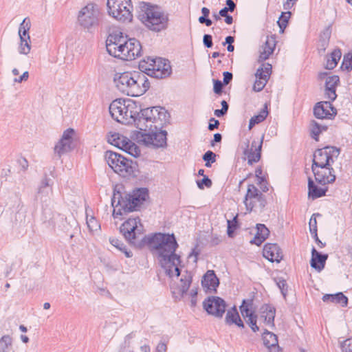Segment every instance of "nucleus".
I'll use <instances>...</instances> for the list:
<instances>
[{
    "mask_svg": "<svg viewBox=\"0 0 352 352\" xmlns=\"http://www.w3.org/2000/svg\"><path fill=\"white\" fill-rule=\"evenodd\" d=\"M142 231L139 217L129 218L120 227V233L129 244L138 248L147 245L163 269L175 265V261L181 263L180 256L175 253L179 245L174 234L156 232L140 239Z\"/></svg>",
    "mask_w": 352,
    "mask_h": 352,
    "instance_id": "nucleus-1",
    "label": "nucleus"
},
{
    "mask_svg": "<svg viewBox=\"0 0 352 352\" xmlns=\"http://www.w3.org/2000/svg\"><path fill=\"white\" fill-rule=\"evenodd\" d=\"M122 186H116L113 188L111 206L113 208L114 218L139 210L144 201L148 198V190L146 188H138L124 195L122 193Z\"/></svg>",
    "mask_w": 352,
    "mask_h": 352,
    "instance_id": "nucleus-2",
    "label": "nucleus"
},
{
    "mask_svg": "<svg viewBox=\"0 0 352 352\" xmlns=\"http://www.w3.org/2000/svg\"><path fill=\"white\" fill-rule=\"evenodd\" d=\"M113 81L120 92L131 97L143 95L150 87L148 78L140 72L116 73Z\"/></svg>",
    "mask_w": 352,
    "mask_h": 352,
    "instance_id": "nucleus-3",
    "label": "nucleus"
},
{
    "mask_svg": "<svg viewBox=\"0 0 352 352\" xmlns=\"http://www.w3.org/2000/svg\"><path fill=\"white\" fill-rule=\"evenodd\" d=\"M106 43L108 53L115 58L132 60L141 55L142 45L134 38L126 41L122 35L109 34Z\"/></svg>",
    "mask_w": 352,
    "mask_h": 352,
    "instance_id": "nucleus-4",
    "label": "nucleus"
},
{
    "mask_svg": "<svg viewBox=\"0 0 352 352\" xmlns=\"http://www.w3.org/2000/svg\"><path fill=\"white\" fill-rule=\"evenodd\" d=\"M138 18L149 30L155 32H160L168 26V14L161 8L151 3H139Z\"/></svg>",
    "mask_w": 352,
    "mask_h": 352,
    "instance_id": "nucleus-5",
    "label": "nucleus"
},
{
    "mask_svg": "<svg viewBox=\"0 0 352 352\" xmlns=\"http://www.w3.org/2000/svg\"><path fill=\"white\" fill-rule=\"evenodd\" d=\"M104 14L96 3L90 2L80 8L77 14V24L84 31L93 33L103 24Z\"/></svg>",
    "mask_w": 352,
    "mask_h": 352,
    "instance_id": "nucleus-6",
    "label": "nucleus"
},
{
    "mask_svg": "<svg viewBox=\"0 0 352 352\" xmlns=\"http://www.w3.org/2000/svg\"><path fill=\"white\" fill-rule=\"evenodd\" d=\"M104 159L109 167L123 177L133 175L136 168V164L133 163L131 160L126 159L120 154L111 151L105 152Z\"/></svg>",
    "mask_w": 352,
    "mask_h": 352,
    "instance_id": "nucleus-7",
    "label": "nucleus"
},
{
    "mask_svg": "<svg viewBox=\"0 0 352 352\" xmlns=\"http://www.w3.org/2000/svg\"><path fill=\"white\" fill-rule=\"evenodd\" d=\"M157 124H154L147 131H138L136 139L146 146H152L153 148H164L167 145V132L162 130Z\"/></svg>",
    "mask_w": 352,
    "mask_h": 352,
    "instance_id": "nucleus-8",
    "label": "nucleus"
},
{
    "mask_svg": "<svg viewBox=\"0 0 352 352\" xmlns=\"http://www.w3.org/2000/svg\"><path fill=\"white\" fill-rule=\"evenodd\" d=\"M135 107V102H129L126 104L125 101L121 99L113 100L109 105V113L111 117L118 122L126 124L130 122V119L134 120L136 115L133 109Z\"/></svg>",
    "mask_w": 352,
    "mask_h": 352,
    "instance_id": "nucleus-9",
    "label": "nucleus"
},
{
    "mask_svg": "<svg viewBox=\"0 0 352 352\" xmlns=\"http://www.w3.org/2000/svg\"><path fill=\"white\" fill-rule=\"evenodd\" d=\"M107 11L110 16L118 21H131L133 5L131 0H107Z\"/></svg>",
    "mask_w": 352,
    "mask_h": 352,
    "instance_id": "nucleus-10",
    "label": "nucleus"
},
{
    "mask_svg": "<svg viewBox=\"0 0 352 352\" xmlns=\"http://www.w3.org/2000/svg\"><path fill=\"white\" fill-rule=\"evenodd\" d=\"M340 153V148L336 146H327L322 148H318L314 154L312 171H314V168H328V166H332L334 158H337Z\"/></svg>",
    "mask_w": 352,
    "mask_h": 352,
    "instance_id": "nucleus-11",
    "label": "nucleus"
},
{
    "mask_svg": "<svg viewBox=\"0 0 352 352\" xmlns=\"http://www.w3.org/2000/svg\"><path fill=\"white\" fill-rule=\"evenodd\" d=\"M157 107L151 108L139 109L135 110L133 122L138 131H147L148 129L153 128L156 124V113Z\"/></svg>",
    "mask_w": 352,
    "mask_h": 352,
    "instance_id": "nucleus-12",
    "label": "nucleus"
},
{
    "mask_svg": "<svg viewBox=\"0 0 352 352\" xmlns=\"http://www.w3.org/2000/svg\"><path fill=\"white\" fill-rule=\"evenodd\" d=\"M243 203L246 210L251 212L254 207L257 206L261 210H263L267 205V200L265 195L254 184H249Z\"/></svg>",
    "mask_w": 352,
    "mask_h": 352,
    "instance_id": "nucleus-13",
    "label": "nucleus"
},
{
    "mask_svg": "<svg viewBox=\"0 0 352 352\" xmlns=\"http://www.w3.org/2000/svg\"><path fill=\"white\" fill-rule=\"evenodd\" d=\"M203 307L208 314L221 318L226 311V301L219 296H210L203 302Z\"/></svg>",
    "mask_w": 352,
    "mask_h": 352,
    "instance_id": "nucleus-14",
    "label": "nucleus"
},
{
    "mask_svg": "<svg viewBox=\"0 0 352 352\" xmlns=\"http://www.w3.org/2000/svg\"><path fill=\"white\" fill-rule=\"evenodd\" d=\"M151 62L153 63V67H151V72H149L150 76L155 78H164L171 74V67L167 59L155 58L154 60Z\"/></svg>",
    "mask_w": 352,
    "mask_h": 352,
    "instance_id": "nucleus-15",
    "label": "nucleus"
},
{
    "mask_svg": "<svg viewBox=\"0 0 352 352\" xmlns=\"http://www.w3.org/2000/svg\"><path fill=\"white\" fill-rule=\"evenodd\" d=\"M74 133V130L73 129L69 128L65 130L60 140L56 143L54 146V153L58 156V158L60 159V157L71 151L72 149V136Z\"/></svg>",
    "mask_w": 352,
    "mask_h": 352,
    "instance_id": "nucleus-16",
    "label": "nucleus"
},
{
    "mask_svg": "<svg viewBox=\"0 0 352 352\" xmlns=\"http://www.w3.org/2000/svg\"><path fill=\"white\" fill-rule=\"evenodd\" d=\"M330 101L317 102L314 107V115L318 119H333L337 114V109Z\"/></svg>",
    "mask_w": 352,
    "mask_h": 352,
    "instance_id": "nucleus-17",
    "label": "nucleus"
},
{
    "mask_svg": "<svg viewBox=\"0 0 352 352\" xmlns=\"http://www.w3.org/2000/svg\"><path fill=\"white\" fill-rule=\"evenodd\" d=\"M264 136L263 135L259 141L253 140L251 148H249V141H247L246 148L243 151V155L248 158V164L252 165L258 162L261 156V148Z\"/></svg>",
    "mask_w": 352,
    "mask_h": 352,
    "instance_id": "nucleus-18",
    "label": "nucleus"
},
{
    "mask_svg": "<svg viewBox=\"0 0 352 352\" xmlns=\"http://www.w3.org/2000/svg\"><path fill=\"white\" fill-rule=\"evenodd\" d=\"M312 172L316 181L320 185L333 183L336 178L331 166H328V168H314V171Z\"/></svg>",
    "mask_w": 352,
    "mask_h": 352,
    "instance_id": "nucleus-19",
    "label": "nucleus"
},
{
    "mask_svg": "<svg viewBox=\"0 0 352 352\" xmlns=\"http://www.w3.org/2000/svg\"><path fill=\"white\" fill-rule=\"evenodd\" d=\"M51 204H45L42 205V221L46 227L54 229L56 225L58 219H63L60 214L55 212L50 207Z\"/></svg>",
    "mask_w": 352,
    "mask_h": 352,
    "instance_id": "nucleus-20",
    "label": "nucleus"
},
{
    "mask_svg": "<svg viewBox=\"0 0 352 352\" xmlns=\"http://www.w3.org/2000/svg\"><path fill=\"white\" fill-rule=\"evenodd\" d=\"M51 179L47 176L42 179L41 184L38 188L36 200H40L43 204H52L51 195H52V188L50 184Z\"/></svg>",
    "mask_w": 352,
    "mask_h": 352,
    "instance_id": "nucleus-21",
    "label": "nucleus"
},
{
    "mask_svg": "<svg viewBox=\"0 0 352 352\" xmlns=\"http://www.w3.org/2000/svg\"><path fill=\"white\" fill-rule=\"evenodd\" d=\"M263 256L270 262L280 263L283 252L277 243H266L263 250Z\"/></svg>",
    "mask_w": 352,
    "mask_h": 352,
    "instance_id": "nucleus-22",
    "label": "nucleus"
},
{
    "mask_svg": "<svg viewBox=\"0 0 352 352\" xmlns=\"http://www.w3.org/2000/svg\"><path fill=\"white\" fill-rule=\"evenodd\" d=\"M340 83V78L337 75H333L327 78L325 81L324 94L331 102L337 98L336 87Z\"/></svg>",
    "mask_w": 352,
    "mask_h": 352,
    "instance_id": "nucleus-23",
    "label": "nucleus"
},
{
    "mask_svg": "<svg viewBox=\"0 0 352 352\" xmlns=\"http://www.w3.org/2000/svg\"><path fill=\"white\" fill-rule=\"evenodd\" d=\"M276 36L271 35L267 36L266 41L261 47L258 61L263 62L269 58L270 56L274 52L276 47Z\"/></svg>",
    "mask_w": 352,
    "mask_h": 352,
    "instance_id": "nucleus-24",
    "label": "nucleus"
},
{
    "mask_svg": "<svg viewBox=\"0 0 352 352\" xmlns=\"http://www.w3.org/2000/svg\"><path fill=\"white\" fill-rule=\"evenodd\" d=\"M219 285V280L214 270H208L201 280V285L206 291L217 292V287Z\"/></svg>",
    "mask_w": 352,
    "mask_h": 352,
    "instance_id": "nucleus-25",
    "label": "nucleus"
},
{
    "mask_svg": "<svg viewBox=\"0 0 352 352\" xmlns=\"http://www.w3.org/2000/svg\"><path fill=\"white\" fill-rule=\"evenodd\" d=\"M328 258V254H322L318 252L314 247L311 250V258L310 265L312 268L318 272L322 271L325 266L326 261Z\"/></svg>",
    "mask_w": 352,
    "mask_h": 352,
    "instance_id": "nucleus-26",
    "label": "nucleus"
},
{
    "mask_svg": "<svg viewBox=\"0 0 352 352\" xmlns=\"http://www.w3.org/2000/svg\"><path fill=\"white\" fill-rule=\"evenodd\" d=\"M264 345L269 349L270 352H280V348L278 345V337L272 332L265 329L263 335Z\"/></svg>",
    "mask_w": 352,
    "mask_h": 352,
    "instance_id": "nucleus-27",
    "label": "nucleus"
},
{
    "mask_svg": "<svg viewBox=\"0 0 352 352\" xmlns=\"http://www.w3.org/2000/svg\"><path fill=\"white\" fill-rule=\"evenodd\" d=\"M192 276L191 272L188 271H185L184 273L182 275L180 278V283L178 285L177 287V291H174V294H179L180 297H183L185 294H186L187 292L189 289L190 284L192 283Z\"/></svg>",
    "mask_w": 352,
    "mask_h": 352,
    "instance_id": "nucleus-28",
    "label": "nucleus"
},
{
    "mask_svg": "<svg viewBox=\"0 0 352 352\" xmlns=\"http://www.w3.org/2000/svg\"><path fill=\"white\" fill-rule=\"evenodd\" d=\"M261 317L264 318V322L271 327H274V318L276 315L275 307L270 304H264L261 307Z\"/></svg>",
    "mask_w": 352,
    "mask_h": 352,
    "instance_id": "nucleus-29",
    "label": "nucleus"
},
{
    "mask_svg": "<svg viewBox=\"0 0 352 352\" xmlns=\"http://www.w3.org/2000/svg\"><path fill=\"white\" fill-rule=\"evenodd\" d=\"M308 196L309 198L314 199L322 197L326 195L328 188H321L318 186L311 178H308Z\"/></svg>",
    "mask_w": 352,
    "mask_h": 352,
    "instance_id": "nucleus-30",
    "label": "nucleus"
},
{
    "mask_svg": "<svg viewBox=\"0 0 352 352\" xmlns=\"http://www.w3.org/2000/svg\"><path fill=\"white\" fill-rule=\"evenodd\" d=\"M331 35V28L330 25L325 28L320 34L318 43V51L320 55L324 53L326 49L329 46Z\"/></svg>",
    "mask_w": 352,
    "mask_h": 352,
    "instance_id": "nucleus-31",
    "label": "nucleus"
},
{
    "mask_svg": "<svg viewBox=\"0 0 352 352\" xmlns=\"http://www.w3.org/2000/svg\"><path fill=\"white\" fill-rule=\"evenodd\" d=\"M256 233L254 237L250 241V243L260 245L268 237L270 230L264 224H256Z\"/></svg>",
    "mask_w": 352,
    "mask_h": 352,
    "instance_id": "nucleus-32",
    "label": "nucleus"
},
{
    "mask_svg": "<svg viewBox=\"0 0 352 352\" xmlns=\"http://www.w3.org/2000/svg\"><path fill=\"white\" fill-rule=\"evenodd\" d=\"M226 324L230 325L234 324L237 327L240 328H244L245 325L243 322L240 318L239 312L235 306L232 307L231 309H229L226 316Z\"/></svg>",
    "mask_w": 352,
    "mask_h": 352,
    "instance_id": "nucleus-33",
    "label": "nucleus"
},
{
    "mask_svg": "<svg viewBox=\"0 0 352 352\" xmlns=\"http://www.w3.org/2000/svg\"><path fill=\"white\" fill-rule=\"evenodd\" d=\"M324 302H331L339 303L342 307H346L348 305V298L342 292H338L335 294H325L322 296Z\"/></svg>",
    "mask_w": 352,
    "mask_h": 352,
    "instance_id": "nucleus-34",
    "label": "nucleus"
},
{
    "mask_svg": "<svg viewBox=\"0 0 352 352\" xmlns=\"http://www.w3.org/2000/svg\"><path fill=\"white\" fill-rule=\"evenodd\" d=\"M128 139L129 138H127L126 137L120 135L118 133H113L107 138L109 143L118 147L121 150L124 146H126V144H127Z\"/></svg>",
    "mask_w": 352,
    "mask_h": 352,
    "instance_id": "nucleus-35",
    "label": "nucleus"
},
{
    "mask_svg": "<svg viewBox=\"0 0 352 352\" xmlns=\"http://www.w3.org/2000/svg\"><path fill=\"white\" fill-rule=\"evenodd\" d=\"M267 115V105L265 103L264 104L263 108L260 111V112L257 115H255L250 118L248 124L249 130L252 129L256 124H258L263 122L266 119Z\"/></svg>",
    "mask_w": 352,
    "mask_h": 352,
    "instance_id": "nucleus-36",
    "label": "nucleus"
},
{
    "mask_svg": "<svg viewBox=\"0 0 352 352\" xmlns=\"http://www.w3.org/2000/svg\"><path fill=\"white\" fill-rule=\"evenodd\" d=\"M272 71V65L270 63L262 64L255 74L256 79L267 82Z\"/></svg>",
    "mask_w": 352,
    "mask_h": 352,
    "instance_id": "nucleus-37",
    "label": "nucleus"
},
{
    "mask_svg": "<svg viewBox=\"0 0 352 352\" xmlns=\"http://www.w3.org/2000/svg\"><path fill=\"white\" fill-rule=\"evenodd\" d=\"M341 56L342 52L340 49L334 50L329 56H327L326 68L327 69H334L336 67L338 60L340 59Z\"/></svg>",
    "mask_w": 352,
    "mask_h": 352,
    "instance_id": "nucleus-38",
    "label": "nucleus"
},
{
    "mask_svg": "<svg viewBox=\"0 0 352 352\" xmlns=\"http://www.w3.org/2000/svg\"><path fill=\"white\" fill-rule=\"evenodd\" d=\"M31 27V23L29 18H25L23 21L20 23L19 28V36L20 39H30L29 35V30Z\"/></svg>",
    "mask_w": 352,
    "mask_h": 352,
    "instance_id": "nucleus-39",
    "label": "nucleus"
},
{
    "mask_svg": "<svg viewBox=\"0 0 352 352\" xmlns=\"http://www.w3.org/2000/svg\"><path fill=\"white\" fill-rule=\"evenodd\" d=\"M327 126L320 125L315 120H311L310 123V135L316 141L319 140V135L323 131H327Z\"/></svg>",
    "mask_w": 352,
    "mask_h": 352,
    "instance_id": "nucleus-40",
    "label": "nucleus"
},
{
    "mask_svg": "<svg viewBox=\"0 0 352 352\" xmlns=\"http://www.w3.org/2000/svg\"><path fill=\"white\" fill-rule=\"evenodd\" d=\"M156 124L160 121V123L157 125L159 127H162L163 123H166L168 122L170 118L169 113L165 109V108L162 107H157V111H156Z\"/></svg>",
    "mask_w": 352,
    "mask_h": 352,
    "instance_id": "nucleus-41",
    "label": "nucleus"
},
{
    "mask_svg": "<svg viewBox=\"0 0 352 352\" xmlns=\"http://www.w3.org/2000/svg\"><path fill=\"white\" fill-rule=\"evenodd\" d=\"M122 150L134 157L140 156L141 153L139 146L129 139L127 140L126 146H124Z\"/></svg>",
    "mask_w": 352,
    "mask_h": 352,
    "instance_id": "nucleus-42",
    "label": "nucleus"
},
{
    "mask_svg": "<svg viewBox=\"0 0 352 352\" xmlns=\"http://www.w3.org/2000/svg\"><path fill=\"white\" fill-rule=\"evenodd\" d=\"M154 59L155 58L148 56L139 63V69L141 73H143L145 76L146 74L150 76L149 72H151V67H153V64L151 61L154 60Z\"/></svg>",
    "mask_w": 352,
    "mask_h": 352,
    "instance_id": "nucleus-43",
    "label": "nucleus"
},
{
    "mask_svg": "<svg viewBox=\"0 0 352 352\" xmlns=\"http://www.w3.org/2000/svg\"><path fill=\"white\" fill-rule=\"evenodd\" d=\"M109 242L113 246L123 252L127 258L132 257V252L127 250L126 245L122 241L116 238H109Z\"/></svg>",
    "mask_w": 352,
    "mask_h": 352,
    "instance_id": "nucleus-44",
    "label": "nucleus"
},
{
    "mask_svg": "<svg viewBox=\"0 0 352 352\" xmlns=\"http://www.w3.org/2000/svg\"><path fill=\"white\" fill-rule=\"evenodd\" d=\"M252 304V300H243L241 305L239 307L241 313L243 317L245 318H249L250 316H253L256 315L254 311H251L250 307Z\"/></svg>",
    "mask_w": 352,
    "mask_h": 352,
    "instance_id": "nucleus-45",
    "label": "nucleus"
},
{
    "mask_svg": "<svg viewBox=\"0 0 352 352\" xmlns=\"http://www.w3.org/2000/svg\"><path fill=\"white\" fill-rule=\"evenodd\" d=\"M291 14L292 12L290 11H287L281 13L280 16L279 17L277 21V23L280 28V33H283L285 28L288 24L289 19L290 18Z\"/></svg>",
    "mask_w": 352,
    "mask_h": 352,
    "instance_id": "nucleus-46",
    "label": "nucleus"
},
{
    "mask_svg": "<svg viewBox=\"0 0 352 352\" xmlns=\"http://www.w3.org/2000/svg\"><path fill=\"white\" fill-rule=\"evenodd\" d=\"M12 338L9 335L3 336L0 338V350L3 352H8L9 348L12 346Z\"/></svg>",
    "mask_w": 352,
    "mask_h": 352,
    "instance_id": "nucleus-47",
    "label": "nucleus"
},
{
    "mask_svg": "<svg viewBox=\"0 0 352 352\" xmlns=\"http://www.w3.org/2000/svg\"><path fill=\"white\" fill-rule=\"evenodd\" d=\"M217 155L212 151H207L202 156L203 160L206 162L205 166L211 167L212 163L216 162Z\"/></svg>",
    "mask_w": 352,
    "mask_h": 352,
    "instance_id": "nucleus-48",
    "label": "nucleus"
},
{
    "mask_svg": "<svg viewBox=\"0 0 352 352\" xmlns=\"http://www.w3.org/2000/svg\"><path fill=\"white\" fill-rule=\"evenodd\" d=\"M227 224V234L229 237H232L234 231L237 229L239 226L237 221V216L234 217L232 220H228Z\"/></svg>",
    "mask_w": 352,
    "mask_h": 352,
    "instance_id": "nucleus-49",
    "label": "nucleus"
},
{
    "mask_svg": "<svg viewBox=\"0 0 352 352\" xmlns=\"http://www.w3.org/2000/svg\"><path fill=\"white\" fill-rule=\"evenodd\" d=\"M180 264V263H178L177 261H175V265L170 264L165 270L166 274L170 278L173 277L174 274L173 271V267H174V272H175V276L177 277L179 276L181 274V271L179 268L178 267V265Z\"/></svg>",
    "mask_w": 352,
    "mask_h": 352,
    "instance_id": "nucleus-50",
    "label": "nucleus"
},
{
    "mask_svg": "<svg viewBox=\"0 0 352 352\" xmlns=\"http://www.w3.org/2000/svg\"><path fill=\"white\" fill-rule=\"evenodd\" d=\"M30 39H20L19 53L27 55L31 50Z\"/></svg>",
    "mask_w": 352,
    "mask_h": 352,
    "instance_id": "nucleus-51",
    "label": "nucleus"
},
{
    "mask_svg": "<svg viewBox=\"0 0 352 352\" xmlns=\"http://www.w3.org/2000/svg\"><path fill=\"white\" fill-rule=\"evenodd\" d=\"M196 182L199 189H204V186L210 188L212 185V180L206 175H204L201 180H197Z\"/></svg>",
    "mask_w": 352,
    "mask_h": 352,
    "instance_id": "nucleus-52",
    "label": "nucleus"
},
{
    "mask_svg": "<svg viewBox=\"0 0 352 352\" xmlns=\"http://www.w3.org/2000/svg\"><path fill=\"white\" fill-rule=\"evenodd\" d=\"M351 54H345L343 58V60L340 68L342 70L351 71L352 69V63L350 62L349 58H351Z\"/></svg>",
    "mask_w": 352,
    "mask_h": 352,
    "instance_id": "nucleus-53",
    "label": "nucleus"
},
{
    "mask_svg": "<svg viewBox=\"0 0 352 352\" xmlns=\"http://www.w3.org/2000/svg\"><path fill=\"white\" fill-rule=\"evenodd\" d=\"M276 285L280 289L281 294L284 297L286 296L287 292V284L285 279L278 278L276 280Z\"/></svg>",
    "mask_w": 352,
    "mask_h": 352,
    "instance_id": "nucleus-54",
    "label": "nucleus"
},
{
    "mask_svg": "<svg viewBox=\"0 0 352 352\" xmlns=\"http://www.w3.org/2000/svg\"><path fill=\"white\" fill-rule=\"evenodd\" d=\"M257 316L254 315L253 316H250L249 318L246 320V322L248 324L251 329L254 332H256L259 331V327L257 326Z\"/></svg>",
    "mask_w": 352,
    "mask_h": 352,
    "instance_id": "nucleus-55",
    "label": "nucleus"
},
{
    "mask_svg": "<svg viewBox=\"0 0 352 352\" xmlns=\"http://www.w3.org/2000/svg\"><path fill=\"white\" fill-rule=\"evenodd\" d=\"M26 210L23 209V206L17 211L15 215V221L19 222L20 224L25 223Z\"/></svg>",
    "mask_w": 352,
    "mask_h": 352,
    "instance_id": "nucleus-56",
    "label": "nucleus"
},
{
    "mask_svg": "<svg viewBox=\"0 0 352 352\" xmlns=\"http://www.w3.org/2000/svg\"><path fill=\"white\" fill-rule=\"evenodd\" d=\"M213 91L217 95H221L223 92L224 84L219 80L213 79Z\"/></svg>",
    "mask_w": 352,
    "mask_h": 352,
    "instance_id": "nucleus-57",
    "label": "nucleus"
},
{
    "mask_svg": "<svg viewBox=\"0 0 352 352\" xmlns=\"http://www.w3.org/2000/svg\"><path fill=\"white\" fill-rule=\"evenodd\" d=\"M320 216V214H314L309 219V231L311 234H314L317 232V221L316 216Z\"/></svg>",
    "mask_w": 352,
    "mask_h": 352,
    "instance_id": "nucleus-58",
    "label": "nucleus"
},
{
    "mask_svg": "<svg viewBox=\"0 0 352 352\" xmlns=\"http://www.w3.org/2000/svg\"><path fill=\"white\" fill-rule=\"evenodd\" d=\"M342 352H352V338L345 340L341 344Z\"/></svg>",
    "mask_w": 352,
    "mask_h": 352,
    "instance_id": "nucleus-59",
    "label": "nucleus"
},
{
    "mask_svg": "<svg viewBox=\"0 0 352 352\" xmlns=\"http://www.w3.org/2000/svg\"><path fill=\"white\" fill-rule=\"evenodd\" d=\"M266 82L265 81H263L261 80H258V79H256L254 85H253V90L254 91H256V92H258V91H261L263 89V88L265 87V85H266Z\"/></svg>",
    "mask_w": 352,
    "mask_h": 352,
    "instance_id": "nucleus-60",
    "label": "nucleus"
},
{
    "mask_svg": "<svg viewBox=\"0 0 352 352\" xmlns=\"http://www.w3.org/2000/svg\"><path fill=\"white\" fill-rule=\"evenodd\" d=\"M203 43L207 48H210L213 45L212 36L210 34H204L203 36Z\"/></svg>",
    "mask_w": 352,
    "mask_h": 352,
    "instance_id": "nucleus-61",
    "label": "nucleus"
},
{
    "mask_svg": "<svg viewBox=\"0 0 352 352\" xmlns=\"http://www.w3.org/2000/svg\"><path fill=\"white\" fill-rule=\"evenodd\" d=\"M87 224L89 228L91 230H96L98 227V222L94 217H91L90 219H87Z\"/></svg>",
    "mask_w": 352,
    "mask_h": 352,
    "instance_id": "nucleus-62",
    "label": "nucleus"
},
{
    "mask_svg": "<svg viewBox=\"0 0 352 352\" xmlns=\"http://www.w3.org/2000/svg\"><path fill=\"white\" fill-rule=\"evenodd\" d=\"M17 164L23 170H26L28 168V162L25 157H20L17 160Z\"/></svg>",
    "mask_w": 352,
    "mask_h": 352,
    "instance_id": "nucleus-63",
    "label": "nucleus"
},
{
    "mask_svg": "<svg viewBox=\"0 0 352 352\" xmlns=\"http://www.w3.org/2000/svg\"><path fill=\"white\" fill-rule=\"evenodd\" d=\"M219 126V120H216L214 118H211L209 120V124L208 129L209 131H213L217 129Z\"/></svg>",
    "mask_w": 352,
    "mask_h": 352,
    "instance_id": "nucleus-64",
    "label": "nucleus"
}]
</instances>
